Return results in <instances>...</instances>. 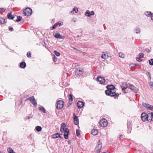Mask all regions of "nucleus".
<instances>
[{
  "mask_svg": "<svg viewBox=\"0 0 153 153\" xmlns=\"http://www.w3.org/2000/svg\"><path fill=\"white\" fill-rule=\"evenodd\" d=\"M66 124L64 123H62L61 125L60 131L62 133H64V138L65 139H68V134L69 130L68 128H66Z\"/></svg>",
  "mask_w": 153,
  "mask_h": 153,
  "instance_id": "f257e3e1",
  "label": "nucleus"
},
{
  "mask_svg": "<svg viewBox=\"0 0 153 153\" xmlns=\"http://www.w3.org/2000/svg\"><path fill=\"white\" fill-rule=\"evenodd\" d=\"M102 146V144L100 141V140L97 143L96 148H95V151L97 153H99L100 152V150Z\"/></svg>",
  "mask_w": 153,
  "mask_h": 153,
  "instance_id": "f03ea898",
  "label": "nucleus"
},
{
  "mask_svg": "<svg viewBox=\"0 0 153 153\" xmlns=\"http://www.w3.org/2000/svg\"><path fill=\"white\" fill-rule=\"evenodd\" d=\"M24 14L25 16H30L32 13V10L30 8H26L23 11Z\"/></svg>",
  "mask_w": 153,
  "mask_h": 153,
  "instance_id": "7ed1b4c3",
  "label": "nucleus"
},
{
  "mask_svg": "<svg viewBox=\"0 0 153 153\" xmlns=\"http://www.w3.org/2000/svg\"><path fill=\"white\" fill-rule=\"evenodd\" d=\"M64 102L62 100H58L56 102V108L60 109L63 108L64 105Z\"/></svg>",
  "mask_w": 153,
  "mask_h": 153,
  "instance_id": "20e7f679",
  "label": "nucleus"
},
{
  "mask_svg": "<svg viewBox=\"0 0 153 153\" xmlns=\"http://www.w3.org/2000/svg\"><path fill=\"white\" fill-rule=\"evenodd\" d=\"M141 118L143 121H149V114H147L145 113H143L141 115Z\"/></svg>",
  "mask_w": 153,
  "mask_h": 153,
  "instance_id": "39448f33",
  "label": "nucleus"
},
{
  "mask_svg": "<svg viewBox=\"0 0 153 153\" xmlns=\"http://www.w3.org/2000/svg\"><path fill=\"white\" fill-rule=\"evenodd\" d=\"M108 124V121L105 119H102L100 122V125L102 127H105L107 126Z\"/></svg>",
  "mask_w": 153,
  "mask_h": 153,
  "instance_id": "423d86ee",
  "label": "nucleus"
},
{
  "mask_svg": "<svg viewBox=\"0 0 153 153\" xmlns=\"http://www.w3.org/2000/svg\"><path fill=\"white\" fill-rule=\"evenodd\" d=\"M111 96L114 97L115 98L117 97L119 94L118 93H116V89L115 88L112 90L111 91Z\"/></svg>",
  "mask_w": 153,
  "mask_h": 153,
  "instance_id": "0eeeda50",
  "label": "nucleus"
},
{
  "mask_svg": "<svg viewBox=\"0 0 153 153\" xmlns=\"http://www.w3.org/2000/svg\"><path fill=\"white\" fill-rule=\"evenodd\" d=\"M97 79L100 83L101 84H103L105 82V80L104 77L99 76L97 77Z\"/></svg>",
  "mask_w": 153,
  "mask_h": 153,
  "instance_id": "6e6552de",
  "label": "nucleus"
},
{
  "mask_svg": "<svg viewBox=\"0 0 153 153\" xmlns=\"http://www.w3.org/2000/svg\"><path fill=\"white\" fill-rule=\"evenodd\" d=\"M83 73V70L82 68L77 69L75 72L76 74L78 75L79 76L82 75Z\"/></svg>",
  "mask_w": 153,
  "mask_h": 153,
  "instance_id": "1a4fd4ad",
  "label": "nucleus"
},
{
  "mask_svg": "<svg viewBox=\"0 0 153 153\" xmlns=\"http://www.w3.org/2000/svg\"><path fill=\"white\" fill-rule=\"evenodd\" d=\"M73 116L74 117L73 119L74 123L75 125H77L79 124V119L78 117L75 115L74 113L73 114Z\"/></svg>",
  "mask_w": 153,
  "mask_h": 153,
  "instance_id": "9d476101",
  "label": "nucleus"
},
{
  "mask_svg": "<svg viewBox=\"0 0 153 153\" xmlns=\"http://www.w3.org/2000/svg\"><path fill=\"white\" fill-rule=\"evenodd\" d=\"M84 104V102L79 101L77 103V105L79 108H81L83 107Z\"/></svg>",
  "mask_w": 153,
  "mask_h": 153,
  "instance_id": "9b49d317",
  "label": "nucleus"
},
{
  "mask_svg": "<svg viewBox=\"0 0 153 153\" xmlns=\"http://www.w3.org/2000/svg\"><path fill=\"white\" fill-rule=\"evenodd\" d=\"M128 88H130L131 90L135 93H136L137 91V88L132 85H129Z\"/></svg>",
  "mask_w": 153,
  "mask_h": 153,
  "instance_id": "f8f14e48",
  "label": "nucleus"
},
{
  "mask_svg": "<svg viewBox=\"0 0 153 153\" xmlns=\"http://www.w3.org/2000/svg\"><path fill=\"white\" fill-rule=\"evenodd\" d=\"M129 84H127L126 82H123L122 83V85L121 86L122 88L123 91H125V89L128 88Z\"/></svg>",
  "mask_w": 153,
  "mask_h": 153,
  "instance_id": "ddd939ff",
  "label": "nucleus"
},
{
  "mask_svg": "<svg viewBox=\"0 0 153 153\" xmlns=\"http://www.w3.org/2000/svg\"><path fill=\"white\" fill-rule=\"evenodd\" d=\"M109 56L105 52L102 53L101 57L103 59H105L108 58Z\"/></svg>",
  "mask_w": 153,
  "mask_h": 153,
  "instance_id": "4468645a",
  "label": "nucleus"
},
{
  "mask_svg": "<svg viewBox=\"0 0 153 153\" xmlns=\"http://www.w3.org/2000/svg\"><path fill=\"white\" fill-rule=\"evenodd\" d=\"M54 37L56 38H59V39H63L64 38V36L61 35L59 33L56 34Z\"/></svg>",
  "mask_w": 153,
  "mask_h": 153,
  "instance_id": "2eb2a0df",
  "label": "nucleus"
},
{
  "mask_svg": "<svg viewBox=\"0 0 153 153\" xmlns=\"http://www.w3.org/2000/svg\"><path fill=\"white\" fill-rule=\"evenodd\" d=\"M58 137H59L60 138H62V137H60V134L58 133L55 134H53L52 136V138L54 139H56Z\"/></svg>",
  "mask_w": 153,
  "mask_h": 153,
  "instance_id": "dca6fc26",
  "label": "nucleus"
},
{
  "mask_svg": "<svg viewBox=\"0 0 153 153\" xmlns=\"http://www.w3.org/2000/svg\"><path fill=\"white\" fill-rule=\"evenodd\" d=\"M7 18L9 19H13L14 18V16L11 15V12L8 13L7 15Z\"/></svg>",
  "mask_w": 153,
  "mask_h": 153,
  "instance_id": "f3484780",
  "label": "nucleus"
},
{
  "mask_svg": "<svg viewBox=\"0 0 153 153\" xmlns=\"http://www.w3.org/2000/svg\"><path fill=\"white\" fill-rule=\"evenodd\" d=\"M20 66L22 68H25L26 66V64L25 62H21L20 63Z\"/></svg>",
  "mask_w": 153,
  "mask_h": 153,
  "instance_id": "a211bd4d",
  "label": "nucleus"
},
{
  "mask_svg": "<svg viewBox=\"0 0 153 153\" xmlns=\"http://www.w3.org/2000/svg\"><path fill=\"white\" fill-rule=\"evenodd\" d=\"M145 15L148 17H150L152 15H153V13L149 11H146L145 13Z\"/></svg>",
  "mask_w": 153,
  "mask_h": 153,
  "instance_id": "6ab92c4d",
  "label": "nucleus"
},
{
  "mask_svg": "<svg viewBox=\"0 0 153 153\" xmlns=\"http://www.w3.org/2000/svg\"><path fill=\"white\" fill-rule=\"evenodd\" d=\"M149 120L152 121L153 120V113H150L149 114Z\"/></svg>",
  "mask_w": 153,
  "mask_h": 153,
  "instance_id": "aec40b11",
  "label": "nucleus"
},
{
  "mask_svg": "<svg viewBox=\"0 0 153 153\" xmlns=\"http://www.w3.org/2000/svg\"><path fill=\"white\" fill-rule=\"evenodd\" d=\"M98 130L96 129H93L92 131L91 134L94 135H95L97 134Z\"/></svg>",
  "mask_w": 153,
  "mask_h": 153,
  "instance_id": "412c9836",
  "label": "nucleus"
},
{
  "mask_svg": "<svg viewBox=\"0 0 153 153\" xmlns=\"http://www.w3.org/2000/svg\"><path fill=\"white\" fill-rule=\"evenodd\" d=\"M140 29L139 27H136L134 30V32L137 34L140 33Z\"/></svg>",
  "mask_w": 153,
  "mask_h": 153,
  "instance_id": "4be33fe9",
  "label": "nucleus"
},
{
  "mask_svg": "<svg viewBox=\"0 0 153 153\" xmlns=\"http://www.w3.org/2000/svg\"><path fill=\"white\" fill-rule=\"evenodd\" d=\"M31 102L33 105H34L35 107L36 106L37 103L36 102L34 97L33 98V99H32Z\"/></svg>",
  "mask_w": 153,
  "mask_h": 153,
  "instance_id": "5701e85b",
  "label": "nucleus"
},
{
  "mask_svg": "<svg viewBox=\"0 0 153 153\" xmlns=\"http://www.w3.org/2000/svg\"><path fill=\"white\" fill-rule=\"evenodd\" d=\"M115 88L114 86L113 85H110L107 86V88L108 90L110 91L112 90L113 89Z\"/></svg>",
  "mask_w": 153,
  "mask_h": 153,
  "instance_id": "b1692460",
  "label": "nucleus"
},
{
  "mask_svg": "<svg viewBox=\"0 0 153 153\" xmlns=\"http://www.w3.org/2000/svg\"><path fill=\"white\" fill-rule=\"evenodd\" d=\"M105 94L107 95H110L111 96V91L107 89L105 91Z\"/></svg>",
  "mask_w": 153,
  "mask_h": 153,
  "instance_id": "393cba45",
  "label": "nucleus"
},
{
  "mask_svg": "<svg viewBox=\"0 0 153 153\" xmlns=\"http://www.w3.org/2000/svg\"><path fill=\"white\" fill-rule=\"evenodd\" d=\"M69 104H71L72 103V101H73V98H72V96L71 94H70V95H69Z\"/></svg>",
  "mask_w": 153,
  "mask_h": 153,
  "instance_id": "a878e982",
  "label": "nucleus"
},
{
  "mask_svg": "<svg viewBox=\"0 0 153 153\" xmlns=\"http://www.w3.org/2000/svg\"><path fill=\"white\" fill-rule=\"evenodd\" d=\"M39 109L41 111L44 113H46V110L43 107H39Z\"/></svg>",
  "mask_w": 153,
  "mask_h": 153,
  "instance_id": "bb28decb",
  "label": "nucleus"
},
{
  "mask_svg": "<svg viewBox=\"0 0 153 153\" xmlns=\"http://www.w3.org/2000/svg\"><path fill=\"white\" fill-rule=\"evenodd\" d=\"M35 129L37 131L39 132L41 131L42 128L41 126H38L36 127Z\"/></svg>",
  "mask_w": 153,
  "mask_h": 153,
  "instance_id": "cd10ccee",
  "label": "nucleus"
},
{
  "mask_svg": "<svg viewBox=\"0 0 153 153\" xmlns=\"http://www.w3.org/2000/svg\"><path fill=\"white\" fill-rule=\"evenodd\" d=\"M85 15L86 16H87L88 17L90 16L91 15L90 11L89 10H87L86 12L85 13Z\"/></svg>",
  "mask_w": 153,
  "mask_h": 153,
  "instance_id": "c85d7f7f",
  "label": "nucleus"
},
{
  "mask_svg": "<svg viewBox=\"0 0 153 153\" xmlns=\"http://www.w3.org/2000/svg\"><path fill=\"white\" fill-rule=\"evenodd\" d=\"M7 150L9 153H16L10 148H8L7 149Z\"/></svg>",
  "mask_w": 153,
  "mask_h": 153,
  "instance_id": "c756f323",
  "label": "nucleus"
},
{
  "mask_svg": "<svg viewBox=\"0 0 153 153\" xmlns=\"http://www.w3.org/2000/svg\"><path fill=\"white\" fill-rule=\"evenodd\" d=\"M22 17L20 16H17V19L16 20V21L17 22H19L22 19Z\"/></svg>",
  "mask_w": 153,
  "mask_h": 153,
  "instance_id": "7c9ffc66",
  "label": "nucleus"
},
{
  "mask_svg": "<svg viewBox=\"0 0 153 153\" xmlns=\"http://www.w3.org/2000/svg\"><path fill=\"white\" fill-rule=\"evenodd\" d=\"M0 23L2 24H3L5 22V20L4 19L1 18L0 19Z\"/></svg>",
  "mask_w": 153,
  "mask_h": 153,
  "instance_id": "2f4dec72",
  "label": "nucleus"
},
{
  "mask_svg": "<svg viewBox=\"0 0 153 153\" xmlns=\"http://www.w3.org/2000/svg\"><path fill=\"white\" fill-rule=\"evenodd\" d=\"M73 11L76 13H77L78 11V8L77 7H74L73 9Z\"/></svg>",
  "mask_w": 153,
  "mask_h": 153,
  "instance_id": "473e14b6",
  "label": "nucleus"
},
{
  "mask_svg": "<svg viewBox=\"0 0 153 153\" xmlns=\"http://www.w3.org/2000/svg\"><path fill=\"white\" fill-rule=\"evenodd\" d=\"M149 63L150 65H153V59H152L149 60Z\"/></svg>",
  "mask_w": 153,
  "mask_h": 153,
  "instance_id": "72a5a7b5",
  "label": "nucleus"
},
{
  "mask_svg": "<svg viewBox=\"0 0 153 153\" xmlns=\"http://www.w3.org/2000/svg\"><path fill=\"white\" fill-rule=\"evenodd\" d=\"M119 56L120 57L122 58H124L125 57L123 53L121 52L119 53Z\"/></svg>",
  "mask_w": 153,
  "mask_h": 153,
  "instance_id": "f704fd0d",
  "label": "nucleus"
},
{
  "mask_svg": "<svg viewBox=\"0 0 153 153\" xmlns=\"http://www.w3.org/2000/svg\"><path fill=\"white\" fill-rule=\"evenodd\" d=\"M54 52L55 55L57 56H59L60 55V53L57 52L56 51H54Z\"/></svg>",
  "mask_w": 153,
  "mask_h": 153,
  "instance_id": "c9c22d12",
  "label": "nucleus"
},
{
  "mask_svg": "<svg viewBox=\"0 0 153 153\" xmlns=\"http://www.w3.org/2000/svg\"><path fill=\"white\" fill-rule=\"evenodd\" d=\"M136 60L137 61L140 62L142 61V59L141 58L139 57H137L136 58Z\"/></svg>",
  "mask_w": 153,
  "mask_h": 153,
  "instance_id": "e433bc0d",
  "label": "nucleus"
},
{
  "mask_svg": "<svg viewBox=\"0 0 153 153\" xmlns=\"http://www.w3.org/2000/svg\"><path fill=\"white\" fill-rule=\"evenodd\" d=\"M57 23H55L53 26L52 27V30H53L54 29H55L56 27L57 26Z\"/></svg>",
  "mask_w": 153,
  "mask_h": 153,
  "instance_id": "4c0bfd02",
  "label": "nucleus"
},
{
  "mask_svg": "<svg viewBox=\"0 0 153 153\" xmlns=\"http://www.w3.org/2000/svg\"><path fill=\"white\" fill-rule=\"evenodd\" d=\"M139 57L141 58H143L144 57V54L143 53H140L139 55Z\"/></svg>",
  "mask_w": 153,
  "mask_h": 153,
  "instance_id": "58836bf2",
  "label": "nucleus"
},
{
  "mask_svg": "<svg viewBox=\"0 0 153 153\" xmlns=\"http://www.w3.org/2000/svg\"><path fill=\"white\" fill-rule=\"evenodd\" d=\"M76 135L77 136H79L80 135L79 131L78 129L76 130Z\"/></svg>",
  "mask_w": 153,
  "mask_h": 153,
  "instance_id": "ea45409f",
  "label": "nucleus"
},
{
  "mask_svg": "<svg viewBox=\"0 0 153 153\" xmlns=\"http://www.w3.org/2000/svg\"><path fill=\"white\" fill-rule=\"evenodd\" d=\"M57 23V25H59V26H60L63 25V22H59L57 23Z\"/></svg>",
  "mask_w": 153,
  "mask_h": 153,
  "instance_id": "a19ab883",
  "label": "nucleus"
},
{
  "mask_svg": "<svg viewBox=\"0 0 153 153\" xmlns=\"http://www.w3.org/2000/svg\"><path fill=\"white\" fill-rule=\"evenodd\" d=\"M53 61L54 62H56L57 60V58L55 56H54L53 58Z\"/></svg>",
  "mask_w": 153,
  "mask_h": 153,
  "instance_id": "79ce46f5",
  "label": "nucleus"
},
{
  "mask_svg": "<svg viewBox=\"0 0 153 153\" xmlns=\"http://www.w3.org/2000/svg\"><path fill=\"white\" fill-rule=\"evenodd\" d=\"M27 56L28 57H31V52H28L27 53Z\"/></svg>",
  "mask_w": 153,
  "mask_h": 153,
  "instance_id": "37998d69",
  "label": "nucleus"
},
{
  "mask_svg": "<svg viewBox=\"0 0 153 153\" xmlns=\"http://www.w3.org/2000/svg\"><path fill=\"white\" fill-rule=\"evenodd\" d=\"M34 97L33 96H32L31 97L28 98L26 100H30L31 102L32 100V99H33V98H34Z\"/></svg>",
  "mask_w": 153,
  "mask_h": 153,
  "instance_id": "c03bdc74",
  "label": "nucleus"
},
{
  "mask_svg": "<svg viewBox=\"0 0 153 153\" xmlns=\"http://www.w3.org/2000/svg\"><path fill=\"white\" fill-rule=\"evenodd\" d=\"M149 109L150 110L153 111V106L150 105Z\"/></svg>",
  "mask_w": 153,
  "mask_h": 153,
  "instance_id": "a18cd8bd",
  "label": "nucleus"
},
{
  "mask_svg": "<svg viewBox=\"0 0 153 153\" xmlns=\"http://www.w3.org/2000/svg\"><path fill=\"white\" fill-rule=\"evenodd\" d=\"M147 104L146 103L143 102L142 103V105H143L146 108V105H147Z\"/></svg>",
  "mask_w": 153,
  "mask_h": 153,
  "instance_id": "49530a36",
  "label": "nucleus"
},
{
  "mask_svg": "<svg viewBox=\"0 0 153 153\" xmlns=\"http://www.w3.org/2000/svg\"><path fill=\"white\" fill-rule=\"evenodd\" d=\"M0 11L3 12H4L5 11V10L3 8H0Z\"/></svg>",
  "mask_w": 153,
  "mask_h": 153,
  "instance_id": "de8ad7c7",
  "label": "nucleus"
},
{
  "mask_svg": "<svg viewBox=\"0 0 153 153\" xmlns=\"http://www.w3.org/2000/svg\"><path fill=\"white\" fill-rule=\"evenodd\" d=\"M90 14H91V15H94V12L93 11H92L90 13Z\"/></svg>",
  "mask_w": 153,
  "mask_h": 153,
  "instance_id": "09e8293b",
  "label": "nucleus"
},
{
  "mask_svg": "<svg viewBox=\"0 0 153 153\" xmlns=\"http://www.w3.org/2000/svg\"><path fill=\"white\" fill-rule=\"evenodd\" d=\"M146 51L148 52V53H149L150 52V50L148 48H146Z\"/></svg>",
  "mask_w": 153,
  "mask_h": 153,
  "instance_id": "8fccbe9b",
  "label": "nucleus"
},
{
  "mask_svg": "<svg viewBox=\"0 0 153 153\" xmlns=\"http://www.w3.org/2000/svg\"><path fill=\"white\" fill-rule=\"evenodd\" d=\"M9 30L10 31H12L13 30V28L12 27H10L9 28Z\"/></svg>",
  "mask_w": 153,
  "mask_h": 153,
  "instance_id": "3c124183",
  "label": "nucleus"
},
{
  "mask_svg": "<svg viewBox=\"0 0 153 153\" xmlns=\"http://www.w3.org/2000/svg\"><path fill=\"white\" fill-rule=\"evenodd\" d=\"M149 105H150L149 104H147L146 108L149 109Z\"/></svg>",
  "mask_w": 153,
  "mask_h": 153,
  "instance_id": "603ef678",
  "label": "nucleus"
},
{
  "mask_svg": "<svg viewBox=\"0 0 153 153\" xmlns=\"http://www.w3.org/2000/svg\"><path fill=\"white\" fill-rule=\"evenodd\" d=\"M151 20H152L153 21V15H152L151 16Z\"/></svg>",
  "mask_w": 153,
  "mask_h": 153,
  "instance_id": "864d4df0",
  "label": "nucleus"
},
{
  "mask_svg": "<svg viewBox=\"0 0 153 153\" xmlns=\"http://www.w3.org/2000/svg\"><path fill=\"white\" fill-rule=\"evenodd\" d=\"M70 13L72 14V15H73L74 14V11H71V12H70Z\"/></svg>",
  "mask_w": 153,
  "mask_h": 153,
  "instance_id": "5fc2aeb1",
  "label": "nucleus"
},
{
  "mask_svg": "<svg viewBox=\"0 0 153 153\" xmlns=\"http://www.w3.org/2000/svg\"><path fill=\"white\" fill-rule=\"evenodd\" d=\"M32 117L30 116H28L27 117V118L28 119H30Z\"/></svg>",
  "mask_w": 153,
  "mask_h": 153,
  "instance_id": "6e6d98bb",
  "label": "nucleus"
},
{
  "mask_svg": "<svg viewBox=\"0 0 153 153\" xmlns=\"http://www.w3.org/2000/svg\"><path fill=\"white\" fill-rule=\"evenodd\" d=\"M122 134H121V135H120L119 136V137L118 138H120L122 136Z\"/></svg>",
  "mask_w": 153,
  "mask_h": 153,
  "instance_id": "4d7b16f0",
  "label": "nucleus"
},
{
  "mask_svg": "<svg viewBox=\"0 0 153 153\" xmlns=\"http://www.w3.org/2000/svg\"><path fill=\"white\" fill-rule=\"evenodd\" d=\"M129 125H130H130H131V123H128V125H127V126H128V127H129Z\"/></svg>",
  "mask_w": 153,
  "mask_h": 153,
  "instance_id": "13d9d810",
  "label": "nucleus"
},
{
  "mask_svg": "<svg viewBox=\"0 0 153 153\" xmlns=\"http://www.w3.org/2000/svg\"><path fill=\"white\" fill-rule=\"evenodd\" d=\"M74 48V49H75V50H77L76 49V48Z\"/></svg>",
  "mask_w": 153,
  "mask_h": 153,
  "instance_id": "bf43d9fd",
  "label": "nucleus"
},
{
  "mask_svg": "<svg viewBox=\"0 0 153 153\" xmlns=\"http://www.w3.org/2000/svg\"><path fill=\"white\" fill-rule=\"evenodd\" d=\"M149 77H150V78H151V77L150 75V74H149Z\"/></svg>",
  "mask_w": 153,
  "mask_h": 153,
  "instance_id": "052dcab7",
  "label": "nucleus"
},
{
  "mask_svg": "<svg viewBox=\"0 0 153 153\" xmlns=\"http://www.w3.org/2000/svg\"><path fill=\"white\" fill-rule=\"evenodd\" d=\"M103 153H106L105 152H103Z\"/></svg>",
  "mask_w": 153,
  "mask_h": 153,
  "instance_id": "680f3d73",
  "label": "nucleus"
}]
</instances>
